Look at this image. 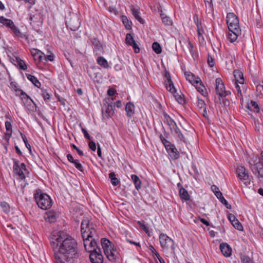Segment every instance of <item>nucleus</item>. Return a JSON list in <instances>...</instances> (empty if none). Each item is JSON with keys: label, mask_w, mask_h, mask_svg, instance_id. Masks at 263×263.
Masks as SVG:
<instances>
[{"label": "nucleus", "mask_w": 263, "mask_h": 263, "mask_svg": "<svg viewBox=\"0 0 263 263\" xmlns=\"http://www.w3.org/2000/svg\"><path fill=\"white\" fill-rule=\"evenodd\" d=\"M55 262L81 263L80 252L77 241L63 231L50 239Z\"/></svg>", "instance_id": "1"}, {"label": "nucleus", "mask_w": 263, "mask_h": 263, "mask_svg": "<svg viewBox=\"0 0 263 263\" xmlns=\"http://www.w3.org/2000/svg\"><path fill=\"white\" fill-rule=\"evenodd\" d=\"M249 167L253 174L260 181H263L262 162L257 155H252L248 160Z\"/></svg>", "instance_id": "2"}, {"label": "nucleus", "mask_w": 263, "mask_h": 263, "mask_svg": "<svg viewBox=\"0 0 263 263\" xmlns=\"http://www.w3.org/2000/svg\"><path fill=\"white\" fill-rule=\"evenodd\" d=\"M33 195L35 202L40 209L46 210L51 207L52 200L50 197L43 193L41 189H36Z\"/></svg>", "instance_id": "3"}, {"label": "nucleus", "mask_w": 263, "mask_h": 263, "mask_svg": "<svg viewBox=\"0 0 263 263\" xmlns=\"http://www.w3.org/2000/svg\"><path fill=\"white\" fill-rule=\"evenodd\" d=\"M159 241L163 250H168L169 248H171L173 254L174 255H175V248L173 239L170 238L166 234L161 233L159 235Z\"/></svg>", "instance_id": "4"}, {"label": "nucleus", "mask_w": 263, "mask_h": 263, "mask_svg": "<svg viewBox=\"0 0 263 263\" xmlns=\"http://www.w3.org/2000/svg\"><path fill=\"white\" fill-rule=\"evenodd\" d=\"M227 24L229 31H238V30H241L238 18L234 13L230 12L227 14Z\"/></svg>", "instance_id": "5"}, {"label": "nucleus", "mask_w": 263, "mask_h": 263, "mask_svg": "<svg viewBox=\"0 0 263 263\" xmlns=\"http://www.w3.org/2000/svg\"><path fill=\"white\" fill-rule=\"evenodd\" d=\"M16 95L21 97L24 105L29 111L35 112L36 111L37 107L35 103L24 91H22L21 94Z\"/></svg>", "instance_id": "6"}, {"label": "nucleus", "mask_w": 263, "mask_h": 263, "mask_svg": "<svg viewBox=\"0 0 263 263\" xmlns=\"http://www.w3.org/2000/svg\"><path fill=\"white\" fill-rule=\"evenodd\" d=\"M88 252L90 253L89 258L92 263H102L103 262V257L99 247L95 248L92 250H88Z\"/></svg>", "instance_id": "7"}, {"label": "nucleus", "mask_w": 263, "mask_h": 263, "mask_svg": "<svg viewBox=\"0 0 263 263\" xmlns=\"http://www.w3.org/2000/svg\"><path fill=\"white\" fill-rule=\"evenodd\" d=\"M215 85V91L216 94L218 95L219 97H226L231 94L230 91L226 90L224 83L221 78H218L216 79Z\"/></svg>", "instance_id": "8"}, {"label": "nucleus", "mask_w": 263, "mask_h": 263, "mask_svg": "<svg viewBox=\"0 0 263 263\" xmlns=\"http://www.w3.org/2000/svg\"><path fill=\"white\" fill-rule=\"evenodd\" d=\"M165 80L164 81V84L167 90L171 93H176V89L174 87V83L172 80L171 74L169 71L165 70L164 73Z\"/></svg>", "instance_id": "9"}, {"label": "nucleus", "mask_w": 263, "mask_h": 263, "mask_svg": "<svg viewBox=\"0 0 263 263\" xmlns=\"http://www.w3.org/2000/svg\"><path fill=\"white\" fill-rule=\"evenodd\" d=\"M81 25V22L79 17L74 15L70 17L69 20L66 22V26L72 31L77 30Z\"/></svg>", "instance_id": "10"}, {"label": "nucleus", "mask_w": 263, "mask_h": 263, "mask_svg": "<svg viewBox=\"0 0 263 263\" xmlns=\"http://www.w3.org/2000/svg\"><path fill=\"white\" fill-rule=\"evenodd\" d=\"M84 241V246L86 251L88 252V250H92L95 248L99 247L97 243L96 238H83Z\"/></svg>", "instance_id": "11"}, {"label": "nucleus", "mask_w": 263, "mask_h": 263, "mask_svg": "<svg viewBox=\"0 0 263 263\" xmlns=\"http://www.w3.org/2000/svg\"><path fill=\"white\" fill-rule=\"evenodd\" d=\"M105 254L106 255L108 260L111 262H115L117 258H119V253L117 248L112 246V248L108 251H106Z\"/></svg>", "instance_id": "12"}, {"label": "nucleus", "mask_w": 263, "mask_h": 263, "mask_svg": "<svg viewBox=\"0 0 263 263\" xmlns=\"http://www.w3.org/2000/svg\"><path fill=\"white\" fill-rule=\"evenodd\" d=\"M234 77L235 78V84L237 83V84L239 83L242 84V89L243 91L247 89V87L244 85V78L243 73L240 71L239 70H235L234 71Z\"/></svg>", "instance_id": "13"}, {"label": "nucleus", "mask_w": 263, "mask_h": 263, "mask_svg": "<svg viewBox=\"0 0 263 263\" xmlns=\"http://www.w3.org/2000/svg\"><path fill=\"white\" fill-rule=\"evenodd\" d=\"M104 101L106 102V103H104V105L105 106V113L106 115H104V109L103 108L102 109L103 118L109 119L114 115V110L111 103H108L106 99Z\"/></svg>", "instance_id": "14"}, {"label": "nucleus", "mask_w": 263, "mask_h": 263, "mask_svg": "<svg viewBox=\"0 0 263 263\" xmlns=\"http://www.w3.org/2000/svg\"><path fill=\"white\" fill-rule=\"evenodd\" d=\"M91 42L93 46V51L96 52V55L103 52V46L97 38H91Z\"/></svg>", "instance_id": "15"}, {"label": "nucleus", "mask_w": 263, "mask_h": 263, "mask_svg": "<svg viewBox=\"0 0 263 263\" xmlns=\"http://www.w3.org/2000/svg\"><path fill=\"white\" fill-rule=\"evenodd\" d=\"M193 19L194 20L195 23L197 28V32H198L199 40L203 41L204 38L203 36V34L204 33V31L202 28L201 23L199 22L198 15L195 14L193 16Z\"/></svg>", "instance_id": "16"}, {"label": "nucleus", "mask_w": 263, "mask_h": 263, "mask_svg": "<svg viewBox=\"0 0 263 263\" xmlns=\"http://www.w3.org/2000/svg\"><path fill=\"white\" fill-rule=\"evenodd\" d=\"M237 177L242 180H246L249 179V175L246 168L242 166L237 167L236 170Z\"/></svg>", "instance_id": "17"}, {"label": "nucleus", "mask_w": 263, "mask_h": 263, "mask_svg": "<svg viewBox=\"0 0 263 263\" xmlns=\"http://www.w3.org/2000/svg\"><path fill=\"white\" fill-rule=\"evenodd\" d=\"M220 249L222 254L226 257H229L232 254V249L227 243H221L220 245Z\"/></svg>", "instance_id": "18"}, {"label": "nucleus", "mask_w": 263, "mask_h": 263, "mask_svg": "<svg viewBox=\"0 0 263 263\" xmlns=\"http://www.w3.org/2000/svg\"><path fill=\"white\" fill-rule=\"evenodd\" d=\"M82 236L83 238H94L97 237L96 231L92 226L86 231H83Z\"/></svg>", "instance_id": "19"}, {"label": "nucleus", "mask_w": 263, "mask_h": 263, "mask_svg": "<svg viewBox=\"0 0 263 263\" xmlns=\"http://www.w3.org/2000/svg\"><path fill=\"white\" fill-rule=\"evenodd\" d=\"M184 75L186 80L192 84H198L200 81V79L199 78H196L195 75L190 71H185Z\"/></svg>", "instance_id": "20"}, {"label": "nucleus", "mask_w": 263, "mask_h": 263, "mask_svg": "<svg viewBox=\"0 0 263 263\" xmlns=\"http://www.w3.org/2000/svg\"><path fill=\"white\" fill-rule=\"evenodd\" d=\"M19 161L14 160L13 165L14 173L16 175H18L20 178L21 179H25V176L23 172V170L20 168V165L18 164Z\"/></svg>", "instance_id": "21"}, {"label": "nucleus", "mask_w": 263, "mask_h": 263, "mask_svg": "<svg viewBox=\"0 0 263 263\" xmlns=\"http://www.w3.org/2000/svg\"><path fill=\"white\" fill-rule=\"evenodd\" d=\"M101 242L104 253L106 252V251H108L112 248V246H115L114 244L111 241L105 238L101 239Z\"/></svg>", "instance_id": "22"}, {"label": "nucleus", "mask_w": 263, "mask_h": 263, "mask_svg": "<svg viewBox=\"0 0 263 263\" xmlns=\"http://www.w3.org/2000/svg\"><path fill=\"white\" fill-rule=\"evenodd\" d=\"M125 110L127 117L131 118L135 114V105L133 103L129 102L125 106Z\"/></svg>", "instance_id": "23"}, {"label": "nucleus", "mask_w": 263, "mask_h": 263, "mask_svg": "<svg viewBox=\"0 0 263 263\" xmlns=\"http://www.w3.org/2000/svg\"><path fill=\"white\" fill-rule=\"evenodd\" d=\"M172 132L174 136L178 137L180 141H183L185 143L186 142V139L185 137L177 125L174 127V128H173V132Z\"/></svg>", "instance_id": "24"}, {"label": "nucleus", "mask_w": 263, "mask_h": 263, "mask_svg": "<svg viewBox=\"0 0 263 263\" xmlns=\"http://www.w3.org/2000/svg\"><path fill=\"white\" fill-rule=\"evenodd\" d=\"M167 152L173 160L178 159L180 157V154L175 145L167 151Z\"/></svg>", "instance_id": "25"}, {"label": "nucleus", "mask_w": 263, "mask_h": 263, "mask_svg": "<svg viewBox=\"0 0 263 263\" xmlns=\"http://www.w3.org/2000/svg\"><path fill=\"white\" fill-rule=\"evenodd\" d=\"M131 11L132 14L140 23L143 24L145 23L144 20L142 19L139 15L140 12L139 9L134 7V6H132Z\"/></svg>", "instance_id": "26"}, {"label": "nucleus", "mask_w": 263, "mask_h": 263, "mask_svg": "<svg viewBox=\"0 0 263 263\" xmlns=\"http://www.w3.org/2000/svg\"><path fill=\"white\" fill-rule=\"evenodd\" d=\"M46 219L50 223H53L57 220V213L53 211H49L46 213Z\"/></svg>", "instance_id": "27"}, {"label": "nucleus", "mask_w": 263, "mask_h": 263, "mask_svg": "<svg viewBox=\"0 0 263 263\" xmlns=\"http://www.w3.org/2000/svg\"><path fill=\"white\" fill-rule=\"evenodd\" d=\"M247 108L254 112H259V108L256 102L251 100L250 103L247 104Z\"/></svg>", "instance_id": "28"}, {"label": "nucleus", "mask_w": 263, "mask_h": 263, "mask_svg": "<svg viewBox=\"0 0 263 263\" xmlns=\"http://www.w3.org/2000/svg\"><path fill=\"white\" fill-rule=\"evenodd\" d=\"M179 194L180 198L185 201H189L190 199V196L188 193L187 191L183 187L180 188L179 191Z\"/></svg>", "instance_id": "29"}, {"label": "nucleus", "mask_w": 263, "mask_h": 263, "mask_svg": "<svg viewBox=\"0 0 263 263\" xmlns=\"http://www.w3.org/2000/svg\"><path fill=\"white\" fill-rule=\"evenodd\" d=\"M241 30H238V31H229L228 39L232 43L236 41L238 36L241 34Z\"/></svg>", "instance_id": "30"}, {"label": "nucleus", "mask_w": 263, "mask_h": 263, "mask_svg": "<svg viewBox=\"0 0 263 263\" xmlns=\"http://www.w3.org/2000/svg\"><path fill=\"white\" fill-rule=\"evenodd\" d=\"M215 195L217 197V198L219 200V201L223 204L226 205L227 209H230L231 205H229L228 201L225 199L223 197L222 193L220 191H215Z\"/></svg>", "instance_id": "31"}, {"label": "nucleus", "mask_w": 263, "mask_h": 263, "mask_svg": "<svg viewBox=\"0 0 263 263\" xmlns=\"http://www.w3.org/2000/svg\"><path fill=\"white\" fill-rule=\"evenodd\" d=\"M26 77L27 79L30 81L32 84L34 85L35 86L37 87V88H40L41 86V84L40 82V81L38 80L37 78H36L35 76H32L30 74H26Z\"/></svg>", "instance_id": "32"}, {"label": "nucleus", "mask_w": 263, "mask_h": 263, "mask_svg": "<svg viewBox=\"0 0 263 263\" xmlns=\"http://www.w3.org/2000/svg\"><path fill=\"white\" fill-rule=\"evenodd\" d=\"M131 179L135 184V188L137 190L140 189L141 188V181L139 177L136 175H132L131 176Z\"/></svg>", "instance_id": "33"}, {"label": "nucleus", "mask_w": 263, "mask_h": 263, "mask_svg": "<svg viewBox=\"0 0 263 263\" xmlns=\"http://www.w3.org/2000/svg\"><path fill=\"white\" fill-rule=\"evenodd\" d=\"M16 63H14L15 65H16L19 67L20 69L25 70L27 68V66L26 64L24 61L21 59L19 57H16Z\"/></svg>", "instance_id": "34"}, {"label": "nucleus", "mask_w": 263, "mask_h": 263, "mask_svg": "<svg viewBox=\"0 0 263 263\" xmlns=\"http://www.w3.org/2000/svg\"><path fill=\"white\" fill-rule=\"evenodd\" d=\"M196 88L197 90L203 96L205 97L208 95V92L205 86L202 84L200 81L198 84H196Z\"/></svg>", "instance_id": "35"}, {"label": "nucleus", "mask_w": 263, "mask_h": 263, "mask_svg": "<svg viewBox=\"0 0 263 263\" xmlns=\"http://www.w3.org/2000/svg\"><path fill=\"white\" fill-rule=\"evenodd\" d=\"M97 63L102 67L104 68H107L109 67V64L107 60L103 57H98L97 59Z\"/></svg>", "instance_id": "36"}, {"label": "nucleus", "mask_w": 263, "mask_h": 263, "mask_svg": "<svg viewBox=\"0 0 263 263\" xmlns=\"http://www.w3.org/2000/svg\"><path fill=\"white\" fill-rule=\"evenodd\" d=\"M11 30L16 36L20 38L26 39V35L22 33L20 29L15 25H14V26L11 28Z\"/></svg>", "instance_id": "37"}, {"label": "nucleus", "mask_w": 263, "mask_h": 263, "mask_svg": "<svg viewBox=\"0 0 263 263\" xmlns=\"http://www.w3.org/2000/svg\"><path fill=\"white\" fill-rule=\"evenodd\" d=\"M92 226V224H89L88 220H82V221L81 222V234L82 235V233L83 232V231H86Z\"/></svg>", "instance_id": "38"}, {"label": "nucleus", "mask_w": 263, "mask_h": 263, "mask_svg": "<svg viewBox=\"0 0 263 263\" xmlns=\"http://www.w3.org/2000/svg\"><path fill=\"white\" fill-rule=\"evenodd\" d=\"M5 127L6 129V136L8 137V139L10 138L12 133V125L9 121L5 122Z\"/></svg>", "instance_id": "39"}, {"label": "nucleus", "mask_w": 263, "mask_h": 263, "mask_svg": "<svg viewBox=\"0 0 263 263\" xmlns=\"http://www.w3.org/2000/svg\"><path fill=\"white\" fill-rule=\"evenodd\" d=\"M109 178L110 179L111 183L114 186L117 185L120 182L119 180L116 178L114 172H111L109 174Z\"/></svg>", "instance_id": "40"}, {"label": "nucleus", "mask_w": 263, "mask_h": 263, "mask_svg": "<svg viewBox=\"0 0 263 263\" xmlns=\"http://www.w3.org/2000/svg\"><path fill=\"white\" fill-rule=\"evenodd\" d=\"M152 49L157 54H160L162 52V48L160 44L157 42L153 43Z\"/></svg>", "instance_id": "41"}, {"label": "nucleus", "mask_w": 263, "mask_h": 263, "mask_svg": "<svg viewBox=\"0 0 263 263\" xmlns=\"http://www.w3.org/2000/svg\"><path fill=\"white\" fill-rule=\"evenodd\" d=\"M235 88L237 91V95L239 99H240V102L242 104L243 102V95L241 88L240 86L238 85V84H237V83L235 84Z\"/></svg>", "instance_id": "42"}, {"label": "nucleus", "mask_w": 263, "mask_h": 263, "mask_svg": "<svg viewBox=\"0 0 263 263\" xmlns=\"http://www.w3.org/2000/svg\"><path fill=\"white\" fill-rule=\"evenodd\" d=\"M122 21L126 29H127V30L132 29V26H131L130 23H129V21H128L127 17L126 16L123 15L122 16Z\"/></svg>", "instance_id": "43"}, {"label": "nucleus", "mask_w": 263, "mask_h": 263, "mask_svg": "<svg viewBox=\"0 0 263 263\" xmlns=\"http://www.w3.org/2000/svg\"><path fill=\"white\" fill-rule=\"evenodd\" d=\"M144 221H138L137 223L139 227L148 235L149 236V232L148 228L145 225Z\"/></svg>", "instance_id": "44"}, {"label": "nucleus", "mask_w": 263, "mask_h": 263, "mask_svg": "<svg viewBox=\"0 0 263 263\" xmlns=\"http://www.w3.org/2000/svg\"><path fill=\"white\" fill-rule=\"evenodd\" d=\"M164 14H161V19L163 24L166 25H172L173 22L169 17L166 16H163Z\"/></svg>", "instance_id": "45"}, {"label": "nucleus", "mask_w": 263, "mask_h": 263, "mask_svg": "<svg viewBox=\"0 0 263 263\" xmlns=\"http://www.w3.org/2000/svg\"><path fill=\"white\" fill-rule=\"evenodd\" d=\"M231 223L236 229L239 231H242L243 227L237 219H236Z\"/></svg>", "instance_id": "46"}, {"label": "nucleus", "mask_w": 263, "mask_h": 263, "mask_svg": "<svg viewBox=\"0 0 263 263\" xmlns=\"http://www.w3.org/2000/svg\"><path fill=\"white\" fill-rule=\"evenodd\" d=\"M44 54L42 51H40L38 54H36L35 57H33V59L36 62L37 61L39 63H40L44 60Z\"/></svg>", "instance_id": "47"}, {"label": "nucleus", "mask_w": 263, "mask_h": 263, "mask_svg": "<svg viewBox=\"0 0 263 263\" xmlns=\"http://www.w3.org/2000/svg\"><path fill=\"white\" fill-rule=\"evenodd\" d=\"M135 42L133 35L130 33H127L126 36L125 42L128 45H130L133 43Z\"/></svg>", "instance_id": "48"}, {"label": "nucleus", "mask_w": 263, "mask_h": 263, "mask_svg": "<svg viewBox=\"0 0 263 263\" xmlns=\"http://www.w3.org/2000/svg\"><path fill=\"white\" fill-rule=\"evenodd\" d=\"M175 98L176 101L182 104L184 102V98L182 97L181 95H179L177 91L176 93H172Z\"/></svg>", "instance_id": "49"}, {"label": "nucleus", "mask_w": 263, "mask_h": 263, "mask_svg": "<svg viewBox=\"0 0 263 263\" xmlns=\"http://www.w3.org/2000/svg\"><path fill=\"white\" fill-rule=\"evenodd\" d=\"M197 106L200 110L204 109V108H206V104L203 100L198 99L197 103Z\"/></svg>", "instance_id": "50"}, {"label": "nucleus", "mask_w": 263, "mask_h": 263, "mask_svg": "<svg viewBox=\"0 0 263 263\" xmlns=\"http://www.w3.org/2000/svg\"><path fill=\"white\" fill-rule=\"evenodd\" d=\"M11 21L12 20L10 19L6 18L3 16H0V23L6 27L8 26Z\"/></svg>", "instance_id": "51"}, {"label": "nucleus", "mask_w": 263, "mask_h": 263, "mask_svg": "<svg viewBox=\"0 0 263 263\" xmlns=\"http://www.w3.org/2000/svg\"><path fill=\"white\" fill-rule=\"evenodd\" d=\"M241 261L242 263H253L252 259L246 255L241 256Z\"/></svg>", "instance_id": "52"}, {"label": "nucleus", "mask_w": 263, "mask_h": 263, "mask_svg": "<svg viewBox=\"0 0 263 263\" xmlns=\"http://www.w3.org/2000/svg\"><path fill=\"white\" fill-rule=\"evenodd\" d=\"M207 62L210 67H213L215 65V59L209 54H208Z\"/></svg>", "instance_id": "53"}, {"label": "nucleus", "mask_w": 263, "mask_h": 263, "mask_svg": "<svg viewBox=\"0 0 263 263\" xmlns=\"http://www.w3.org/2000/svg\"><path fill=\"white\" fill-rule=\"evenodd\" d=\"M75 167L80 171L83 172L84 169L82 165L80 163L79 161L77 159H76L73 163H72Z\"/></svg>", "instance_id": "54"}, {"label": "nucleus", "mask_w": 263, "mask_h": 263, "mask_svg": "<svg viewBox=\"0 0 263 263\" xmlns=\"http://www.w3.org/2000/svg\"><path fill=\"white\" fill-rule=\"evenodd\" d=\"M10 88L16 92H20V93L22 92V91H23V90L17 88V84L15 82H11L10 83Z\"/></svg>", "instance_id": "55"}, {"label": "nucleus", "mask_w": 263, "mask_h": 263, "mask_svg": "<svg viewBox=\"0 0 263 263\" xmlns=\"http://www.w3.org/2000/svg\"><path fill=\"white\" fill-rule=\"evenodd\" d=\"M164 145L166 151H168L170 148L174 146V144H172L170 141L166 139L162 143Z\"/></svg>", "instance_id": "56"}, {"label": "nucleus", "mask_w": 263, "mask_h": 263, "mask_svg": "<svg viewBox=\"0 0 263 263\" xmlns=\"http://www.w3.org/2000/svg\"><path fill=\"white\" fill-rule=\"evenodd\" d=\"M149 249L151 251V252L156 256V257L158 259L160 258V257H161L159 253L156 251V250L152 245H150L149 246Z\"/></svg>", "instance_id": "57"}, {"label": "nucleus", "mask_w": 263, "mask_h": 263, "mask_svg": "<svg viewBox=\"0 0 263 263\" xmlns=\"http://www.w3.org/2000/svg\"><path fill=\"white\" fill-rule=\"evenodd\" d=\"M0 205L5 212L7 213L9 211V205L7 203L5 202H1Z\"/></svg>", "instance_id": "58"}, {"label": "nucleus", "mask_w": 263, "mask_h": 263, "mask_svg": "<svg viewBox=\"0 0 263 263\" xmlns=\"http://www.w3.org/2000/svg\"><path fill=\"white\" fill-rule=\"evenodd\" d=\"M54 55L52 53H50V54L47 55L44 54V60H45L46 61H49L52 62L54 60Z\"/></svg>", "instance_id": "59"}, {"label": "nucleus", "mask_w": 263, "mask_h": 263, "mask_svg": "<svg viewBox=\"0 0 263 263\" xmlns=\"http://www.w3.org/2000/svg\"><path fill=\"white\" fill-rule=\"evenodd\" d=\"M89 148L92 151H96L97 149V146L95 142L93 141H90L88 143Z\"/></svg>", "instance_id": "60"}, {"label": "nucleus", "mask_w": 263, "mask_h": 263, "mask_svg": "<svg viewBox=\"0 0 263 263\" xmlns=\"http://www.w3.org/2000/svg\"><path fill=\"white\" fill-rule=\"evenodd\" d=\"M167 124L170 126L171 132H173V128L177 125L176 122L173 119L170 120V121H168Z\"/></svg>", "instance_id": "61"}, {"label": "nucleus", "mask_w": 263, "mask_h": 263, "mask_svg": "<svg viewBox=\"0 0 263 263\" xmlns=\"http://www.w3.org/2000/svg\"><path fill=\"white\" fill-rule=\"evenodd\" d=\"M130 46H132L134 50L135 53H139L140 52V48L137 45L136 42H134Z\"/></svg>", "instance_id": "62"}, {"label": "nucleus", "mask_w": 263, "mask_h": 263, "mask_svg": "<svg viewBox=\"0 0 263 263\" xmlns=\"http://www.w3.org/2000/svg\"><path fill=\"white\" fill-rule=\"evenodd\" d=\"M81 130L84 134V137L88 140H90L91 137L89 135L87 130L86 129H85L84 128H82Z\"/></svg>", "instance_id": "63"}, {"label": "nucleus", "mask_w": 263, "mask_h": 263, "mask_svg": "<svg viewBox=\"0 0 263 263\" xmlns=\"http://www.w3.org/2000/svg\"><path fill=\"white\" fill-rule=\"evenodd\" d=\"M42 96L45 101H48L50 98L49 94L46 91H43Z\"/></svg>", "instance_id": "64"}]
</instances>
